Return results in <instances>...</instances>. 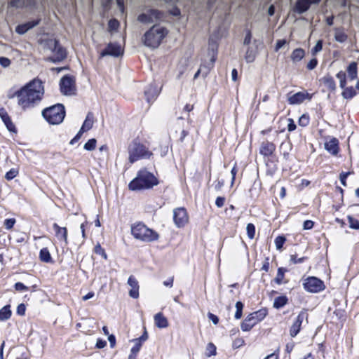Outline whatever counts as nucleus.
Masks as SVG:
<instances>
[{
  "label": "nucleus",
  "mask_w": 359,
  "mask_h": 359,
  "mask_svg": "<svg viewBox=\"0 0 359 359\" xmlns=\"http://www.w3.org/2000/svg\"><path fill=\"white\" fill-rule=\"evenodd\" d=\"M44 93L43 83L40 80L34 79L15 93L18 103L22 109L34 107L42 99Z\"/></svg>",
  "instance_id": "obj_1"
},
{
  "label": "nucleus",
  "mask_w": 359,
  "mask_h": 359,
  "mask_svg": "<svg viewBox=\"0 0 359 359\" xmlns=\"http://www.w3.org/2000/svg\"><path fill=\"white\" fill-rule=\"evenodd\" d=\"M158 184L157 178L152 173L143 169L137 172L136 177L129 183L128 187L132 191H138L151 189Z\"/></svg>",
  "instance_id": "obj_2"
},
{
  "label": "nucleus",
  "mask_w": 359,
  "mask_h": 359,
  "mask_svg": "<svg viewBox=\"0 0 359 359\" xmlns=\"http://www.w3.org/2000/svg\"><path fill=\"white\" fill-rule=\"evenodd\" d=\"M168 34L167 29L160 25H154L144 35V44L149 48L158 47Z\"/></svg>",
  "instance_id": "obj_3"
},
{
  "label": "nucleus",
  "mask_w": 359,
  "mask_h": 359,
  "mask_svg": "<svg viewBox=\"0 0 359 359\" xmlns=\"http://www.w3.org/2000/svg\"><path fill=\"white\" fill-rule=\"evenodd\" d=\"M131 233L135 239L144 242H152L158 238V234L156 231L142 222L135 223L131 226Z\"/></svg>",
  "instance_id": "obj_4"
},
{
  "label": "nucleus",
  "mask_w": 359,
  "mask_h": 359,
  "mask_svg": "<svg viewBox=\"0 0 359 359\" xmlns=\"http://www.w3.org/2000/svg\"><path fill=\"white\" fill-rule=\"evenodd\" d=\"M42 115L50 124H60L65 116V107L61 104L53 105L43 110Z\"/></svg>",
  "instance_id": "obj_5"
},
{
  "label": "nucleus",
  "mask_w": 359,
  "mask_h": 359,
  "mask_svg": "<svg viewBox=\"0 0 359 359\" xmlns=\"http://www.w3.org/2000/svg\"><path fill=\"white\" fill-rule=\"evenodd\" d=\"M129 153V161L132 163L140 158H149L152 155L145 146L137 142L130 147Z\"/></svg>",
  "instance_id": "obj_6"
},
{
  "label": "nucleus",
  "mask_w": 359,
  "mask_h": 359,
  "mask_svg": "<svg viewBox=\"0 0 359 359\" xmlns=\"http://www.w3.org/2000/svg\"><path fill=\"white\" fill-rule=\"evenodd\" d=\"M266 315L265 311H258L250 313L241 323V329L244 332L250 330L257 323L262 320Z\"/></svg>",
  "instance_id": "obj_7"
},
{
  "label": "nucleus",
  "mask_w": 359,
  "mask_h": 359,
  "mask_svg": "<svg viewBox=\"0 0 359 359\" xmlns=\"http://www.w3.org/2000/svg\"><path fill=\"white\" fill-rule=\"evenodd\" d=\"M217 46L216 43L212 42L210 40L209 41V48H208V55L210 57V61L207 62L205 65H203L201 68L197 71V72L194 75V79L197 78L203 71V69H205V74H208L210 70L213 68L214 63L217 59Z\"/></svg>",
  "instance_id": "obj_8"
},
{
  "label": "nucleus",
  "mask_w": 359,
  "mask_h": 359,
  "mask_svg": "<svg viewBox=\"0 0 359 359\" xmlns=\"http://www.w3.org/2000/svg\"><path fill=\"white\" fill-rule=\"evenodd\" d=\"M304 288L306 291L311 293H317L324 290L323 282L314 276H310L304 280Z\"/></svg>",
  "instance_id": "obj_9"
},
{
  "label": "nucleus",
  "mask_w": 359,
  "mask_h": 359,
  "mask_svg": "<svg viewBox=\"0 0 359 359\" xmlns=\"http://www.w3.org/2000/svg\"><path fill=\"white\" fill-rule=\"evenodd\" d=\"M60 87L63 95H74L76 90L74 78L70 76H63L60 80Z\"/></svg>",
  "instance_id": "obj_10"
},
{
  "label": "nucleus",
  "mask_w": 359,
  "mask_h": 359,
  "mask_svg": "<svg viewBox=\"0 0 359 359\" xmlns=\"http://www.w3.org/2000/svg\"><path fill=\"white\" fill-rule=\"evenodd\" d=\"M173 220L175 224L178 227L184 226L189 222V217L186 209L178 208L173 210Z\"/></svg>",
  "instance_id": "obj_11"
},
{
  "label": "nucleus",
  "mask_w": 359,
  "mask_h": 359,
  "mask_svg": "<svg viewBox=\"0 0 359 359\" xmlns=\"http://www.w3.org/2000/svg\"><path fill=\"white\" fill-rule=\"evenodd\" d=\"M307 318L308 315L306 311L303 310L299 312L290 329V334L292 337H294L298 334L304 320H307Z\"/></svg>",
  "instance_id": "obj_12"
},
{
  "label": "nucleus",
  "mask_w": 359,
  "mask_h": 359,
  "mask_svg": "<svg viewBox=\"0 0 359 359\" xmlns=\"http://www.w3.org/2000/svg\"><path fill=\"white\" fill-rule=\"evenodd\" d=\"M161 18V13L157 10H149L138 16V20L142 23L149 24L158 21Z\"/></svg>",
  "instance_id": "obj_13"
},
{
  "label": "nucleus",
  "mask_w": 359,
  "mask_h": 359,
  "mask_svg": "<svg viewBox=\"0 0 359 359\" xmlns=\"http://www.w3.org/2000/svg\"><path fill=\"white\" fill-rule=\"evenodd\" d=\"M123 53V49L120 44H118L117 43H109L107 48L101 52L100 55L101 57L107 55L118 57L121 55Z\"/></svg>",
  "instance_id": "obj_14"
},
{
  "label": "nucleus",
  "mask_w": 359,
  "mask_h": 359,
  "mask_svg": "<svg viewBox=\"0 0 359 359\" xmlns=\"http://www.w3.org/2000/svg\"><path fill=\"white\" fill-rule=\"evenodd\" d=\"M50 45L54 46L53 53L55 54L54 58L50 59L52 62H60L66 57V50L59 46L58 42L56 40H51Z\"/></svg>",
  "instance_id": "obj_15"
},
{
  "label": "nucleus",
  "mask_w": 359,
  "mask_h": 359,
  "mask_svg": "<svg viewBox=\"0 0 359 359\" xmlns=\"http://www.w3.org/2000/svg\"><path fill=\"white\" fill-rule=\"evenodd\" d=\"M311 97L306 92H298L293 95H287V101L290 104H299L305 100H311Z\"/></svg>",
  "instance_id": "obj_16"
},
{
  "label": "nucleus",
  "mask_w": 359,
  "mask_h": 359,
  "mask_svg": "<svg viewBox=\"0 0 359 359\" xmlns=\"http://www.w3.org/2000/svg\"><path fill=\"white\" fill-rule=\"evenodd\" d=\"M325 149L332 155H337L339 152V141L335 137H330L324 143Z\"/></svg>",
  "instance_id": "obj_17"
},
{
  "label": "nucleus",
  "mask_w": 359,
  "mask_h": 359,
  "mask_svg": "<svg viewBox=\"0 0 359 359\" xmlns=\"http://www.w3.org/2000/svg\"><path fill=\"white\" fill-rule=\"evenodd\" d=\"M128 285L130 287L129 290V296L133 299L139 297V283L137 280L133 276H129L128 279Z\"/></svg>",
  "instance_id": "obj_18"
},
{
  "label": "nucleus",
  "mask_w": 359,
  "mask_h": 359,
  "mask_svg": "<svg viewBox=\"0 0 359 359\" xmlns=\"http://www.w3.org/2000/svg\"><path fill=\"white\" fill-rule=\"evenodd\" d=\"M53 228L55 233V236L57 238L64 242L65 245H67L68 239H67V229L66 227H61L57 224L54 223L53 224Z\"/></svg>",
  "instance_id": "obj_19"
},
{
  "label": "nucleus",
  "mask_w": 359,
  "mask_h": 359,
  "mask_svg": "<svg viewBox=\"0 0 359 359\" xmlns=\"http://www.w3.org/2000/svg\"><path fill=\"white\" fill-rule=\"evenodd\" d=\"M161 88L155 84H151L144 92L146 99L149 103L152 102L158 95Z\"/></svg>",
  "instance_id": "obj_20"
},
{
  "label": "nucleus",
  "mask_w": 359,
  "mask_h": 359,
  "mask_svg": "<svg viewBox=\"0 0 359 359\" xmlns=\"http://www.w3.org/2000/svg\"><path fill=\"white\" fill-rule=\"evenodd\" d=\"M321 0H298L296 9L299 13L306 11L311 4H318Z\"/></svg>",
  "instance_id": "obj_21"
},
{
  "label": "nucleus",
  "mask_w": 359,
  "mask_h": 359,
  "mask_svg": "<svg viewBox=\"0 0 359 359\" xmlns=\"http://www.w3.org/2000/svg\"><path fill=\"white\" fill-rule=\"evenodd\" d=\"M275 150V145L269 142H264L260 147L259 152L261 154L268 156L273 154Z\"/></svg>",
  "instance_id": "obj_22"
},
{
  "label": "nucleus",
  "mask_w": 359,
  "mask_h": 359,
  "mask_svg": "<svg viewBox=\"0 0 359 359\" xmlns=\"http://www.w3.org/2000/svg\"><path fill=\"white\" fill-rule=\"evenodd\" d=\"M39 20L30 21L25 24L20 25L17 26L15 31L20 34H23L25 32H27L29 29L39 24Z\"/></svg>",
  "instance_id": "obj_23"
},
{
  "label": "nucleus",
  "mask_w": 359,
  "mask_h": 359,
  "mask_svg": "<svg viewBox=\"0 0 359 359\" xmlns=\"http://www.w3.org/2000/svg\"><path fill=\"white\" fill-rule=\"evenodd\" d=\"M154 323L158 328H165L168 326L167 318L161 312L154 316Z\"/></svg>",
  "instance_id": "obj_24"
},
{
  "label": "nucleus",
  "mask_w": 359,
  "mask_h": 359,
  "mask_svg": "<svg viewBox=\"0 0 359 359\" xmlns=\"http://www.w3.org/2000/svg\"><path fill=\"white\" fill-rule=\"evenodd\" d=\"M94 123V116L92 113H88L86 117V119L81 128L82 132H86L92 128Z\"/></svg>",
  "instance_id": "obj_25"
},
{
  "label": "nucleus",
  "mask_w": 359,
  "mask_h": 359,
  "mask_svg": "<svg viewBox=\"0 0 359 359\" xmlns=\"http://www.w3.org/2000/svg\"><path fill=\"white\" fill-rule=\"evenodd\" d=\"M348 76L351 80H354L358 76L357 63L352 62L347 67Z\"/></svg>",
  "instance_id": "obj_26"
},
{
  "label": "nucleus",
  "mask_w": 359,
  "mask_h": 359,
  "mask_svg": "<svg viewBox=\"0 0 359 359\" xmlns=\"http://www.w3.org/2000/svg\"><path fill=\"white\" fill-rule=\"evenodd\" d=\"M305 55V52L302 48L294 49L291 54V60L294 62L300 61Z\"/></svg>",
  "instance_id": "obj_27"
},
{
  "label": "nucleus",
  "mask_w": 359,
  "mask_h": 359,
  "mask_svg": "<svg viewBox=\"0 0 359 359\" xmlns=\"http://www.w3.org/2000/svg\"><path fill=\"white\" fill-rule=\"evenodd\" d=\"M39 258L41 262L46 263L52 262V257L48 248H44L40 250Z\"/></svg>",
  "instance_id": "obj_28"
},
{
  "label": "nucleus",
  "mask_w": 359,
  "mask_h": 359,
  "mask_svg": "<svg viewBox=\"0 0 359 359\" xmlns=\"http://www.w3.org/2000/svg\"><path fill=\"white\" fill-rule=\"evenodd\" d=\"M323 84L330 90H334L336 88L335 81L334 79L329 75L324 76L322 79Z\"/></svg>",
  "instance_id": "obj_29"
},
{
  "label": "nucleus",
  "mask_w": 359,
  "mask_h": 359,
  "mask_svg": "<svg viewBox=\"0 0 359 359\" xmlns=\"http://www.w3.org/2000/svg\"><path fill=\"white\" fill-rule=\"evenodd\" d=\"M257 50L252 47H249L246 51L245 59L247 62L250 63L255 60Z\"/></svg>",
  "instance_id": "obj_30"
},
{
  "label": "nucleus",
  "mask_w": 359,
  "mask_h": 359,
  "mask_svg": "<svg viewBox=\"0 0 359 359\" xmlns=\"http://www.w3.org/2000/svg\"><path fill=\"white\" fill-rule=\"evenodd\" d=\"M4 123L5 124L6 127L10 132H16V129L15 127V125L13 123L10 116L8 115L3 116L1 118Z\"/></svg>",
  "instance_id": "obj_31"
},
{
  "label": "nucleus",
  "mask_w": 359,
  "mask_h": 359,
  "mask_svg": "<svg viewBox=\"0 0 359 359\" xmlns=\"http://www.w3.org/2000/svg\"><path fill=\"white\" fill-rule=\"evenodd\" d=\"M11 316V311L10 306L7 305L0 309V320H6L10 318Z\"/></svg>",
  "instance_id": "obj_32"
},
{
  "label": "nucleus",
  "mask_w": 359,
  "mask_h": 359,
  "mask_svg": "<svg viewBox=\"0 0 359 359\" xmlns=\"http://www.w3.org/2000/svg\"><path fill=\"white\" fill-rule=\"evenodd\" d=\"M287 303V298L285 296H279L274 299L273 307L280 309Z\"/></svg>",
  "instance_id": "obj_33"
},
{
  "label": "nucleus",
  "mask_w": 359,
  "mask_h": 359,
  "mask_svg": "<svg viewBox=\"0 0 359 359\" xmlns=\"http://www.w3.org/2000/svg\"><path fill=\"white\" fill-rule=\"evenodd\" d=\"M343 89L341 95L344 99H351L356 95L355 90L353 87L344 88Z\"/></svg>",
  "instance_id": "obj_34"
},
{
  "label": "nucleus",
  "mask_w": 359,
  "mask_h": 359,
  "mask_svg": "<svg viewBox=\"0 0 359 359\" xmlns=\"http://www.w3.org/2000/svg\"><path fill=\"white\" fill-rule=\"evenodd\" d=\"M217 353V348L215 344L212 342L208 344L206 350H205V355L207 357H211L215 355Z\"/></svg>",
  "instance_id": "obj_35"
},
{
  "label": "nucleus",
  "mask_w": 359,
  "mask_h": 359,
  "mask_svg": "<svg viewBox=\"0 0 359 359\" xmlns=\"http://www.w3.org/2000/svg\"><path fill=\"white\" fill-rule=\"evenodd\" d=\"M337 78L339 79V86L341 88H344L345 86H346V73L344 72V71H340L337 74Z\"/></svg>",
  "instance_id": "obj_36"
},
{
  "label": "nucleus",
  "mask_w": 359,
  "mask_h": 359,
  "mask_svg": "<svg viewBox=\"0 0 359 359\" xmlns=\"http://www.w3.org/2000/svg\"><path fill=\"white\" fill-rule=\"evenodd\" d=\"M286 270L283 268H279L278 269L276 277L275 278L274 280L275 282L280 285L283 283V278H284V274Z\"/></svg>",
  "instance_id": "obj_37"
},
{
  "label": "nucleus",
  "mask_w": 359,
  "mask_h": 359,
  "mask_svg": "<svg viewBox=\"0 0 359 359\" xmlns=\"http://www.w3.org/2000/svg\"><path fill=\"white\" fill-rule=\"evenodd\" d=\"M96 142L95 139H90L84 144L83 148L87 151H93L96 147Z\"/></svg>",
  "instance_id": "obj_38"
},
{
  "label": "nucleus",
  "mask_w": 359,
  "mask_h": 359,
  "mask_svg": "<svg viewBox=\"0 0 359 359\" xmlns=\"http://www.w3.org/2000/svg\"><path fill=\"white\" fill-rule=\"evenodd\" d=\"M247 234L249 238L252 239L255 234V227L254 224L249 223L246 226Z\"/></svg>",
  "instance_id": "obj_39"
},
{
  "label": "nucleus",
  "mask_w": 359,
  "mask_h": 359,
  "mask_svg": "<svg viewBox=\"0 0 359 359\" xmlns=\"http://www.w3.org/2000/svg\"><path fill=\"white\" fill-rule=\"evenodd\" d=\"M243 304L241 302H237L236 304V313H235V318L236 319H240L242 316V311H243Z\"/></svg>",
  "instance_id": "obj_40"
},
{
  "label": "nucleus",
  "mask_w": 359,
  "mask_h": 359,
  "mask_svg": "<svg viewBox=\"0 0 359 359\" xmlns=\"http://www.w3.org/2000/svg\"><path fill=\"white\" fill-rule=\"evenodd\" d=\"M119 27V22L116 19H112L109 21L108 29L109 32L116 30Z\"/></svg>",
  "instance_id": "obj_41"
},
{
  "label": "nucleus",
  "mask_w": 359,
  "mask_h": 359,
  "mask_svg": "<svg viewBox=\"0 0 359 359\" xmlns=\"http://www.w3.org/2000/svg\"><path fill=\"white\" fill-rule=\"evenodd\" d=\"M349 226L353 229H359V221L351 216L348 217Z\"/></svg>",
  "instance_id": "obj_42"
},
{
  "label": "nucleus",
  "mask_w": 359,
  "mask_h": 359,
  "mask_svg": "<svg viewBox=\"0 0 359 359\" xmlns=\"http://www.w3.org/2000/svg\"><path fill=\"white\" fill-rule=\"evenodd\" d=\"M18 174V170L15 168L11 169L8 172L6 173L5 178L7 180H11L15 178Z\"/></svg>",
  "instance_id": "obj_43"
},
{
  "label": "nucleus",
  "mask_w": 359,
  "mask_h": 359,
  "mask_svg": "<svg viewBox=\"0 0 359 359\" xmlns=\"http://www.w3.org/2000/svg\"><path fill=\"white\" fill-rule=\"evenodd\" d=\"M95 252L100 255L104 259H107V255L104 252V250L101 247L100 244H97L95 247Z\"/></svg>",
  "instance_id": "obj_44"
},
{
  "label": "nucleus",
  "mask_w": 359,
  "mask_h": 359,
  "mask_svg": "<svg viewBox=\"0 0 359 359\" xmlns=\"http://www.w3.org/2000/svg\"><path fill=\"white\" fill-rule=\"evenodd\" d=\"M285 241V238L283 236H278L275 239V245L278 250H280Z\"/></svg>",
  "instance_id": "obj_45"
},
{
  "label": "nucleus",
  "mask_w": 359,
  "mask_h": 359,
  "mask_svg": "<svg viewBox=\"0 0 359 359\" xmlns=\"http://www.w3.org/2000/svg\"><path fill=\"white\" fill-rule=\"evenodd\" d=\"M322 48H323V43H322V41L320 40H319L317 41L315 46L311 50L312 55H315L316 53L321 51Z\"/></svg>",
  "instance_id": "obj_46"
},
{
  "label": "nucleus",
  "mask_w": 359,
  "mask_h": 359,
  "mask_svg": "<svg viewBox=\"0 0 359 359\" xmlns=\"http://www.w3.org/2000/svg\"><path fill=\"white\" fill-rule=\"evenodd\" d=\"M309 123V118L308 116L303 114L299 118V125L301 126H306Z\"/></svg>",
  "instance_id": "obj_47"
},
{
  "label": "nucleus",
  "mask_w": 359,
  "mask_h": 359,
  "mask_svg": "<svg viewBox=\"0 0 359 359\" xmlns=\"http://www.w3.org/2000/svg\"><path fill=\"white\" fill-rule=\"evenodd\" d=\"M133 341L135 342V345L131 348V353H132V354H134L135 355H136V354L140 351V350L141 348L142 344L139 341L133 340Z\"/></svg>",
  "instance_id": "obj_48"
},
{
  "label": "nucleus",
  "mask_w": 359,
  "mask_h": 359,
  "mask_svg": "<svg viewBox=\"0 0 359 359\" xmlns=\"http://www.w3.org/2000/svg\"><path fill=\"white\" fill-rule=\"evenodd\" d=\"M15 223V219L14 218L6 219L4 221V226H5L6 229H11L13 228Z\"/></svg>",
  "instance_id": "obj_49"
},
{
  "label": "nucleus",
  "mask_w": 359,
  "mask_h": 359,
  "mask_svg": "<svg viewBox=\"0 0 359 359\" xmlns=\"http://www.w3.org/2000/svg\"><path fill=\"white\" fill-rule=\"evenodd\" d=\"M15 289L17 291L23 292L27 291L28 290V287L23 283L18 282L15 284Z\"/></svg>",
  "instance_id": "obj_50"
},
{
  "label": "nucleus",
  "mask_w": 359,
  "mask_h": 359,
  "mask_svg": "<svg viewBox=\"0 0 359 359\" xmlns=\"http://www.w3.org/2000/svg\"><path fill=\"white\" fill-rule=\"evenodd\" d=\"M347 36L345 34H344L343 32H337L336 34H335V39L336 41H339V42H344L346 41Z\"/></svg>",
  "instance_id": "obj_51"
},
{
  "label": "nucleus",
  "mask_w": 359,
  "mask_h": 359,
  "mask_svg": "<svg viewBox=\"0 0 359 359\" xmlns=\"http://www.w3.org/2000/svg\"><path fill=\"white\" fill-rule=\"evenodd\" d=\"M26 306L24 304H20L18 306L16 312L20 316H24L25 314Z\"/></svg>",
  "instance_id": "obj_52"
},
{
  "label": "nucleus",
  "mask_w": 359,
  "mask_h": 359,
  "mask_svg": "<svg viewBox=\"0 0 359 359\" xmlns=\"http://www.w3.org/2000/svg\"><path fill=\"white\" fill-rule=\"evenodd\" d=\"M10 64H11V60L8 58L4 57H0V65L2 67H7L10 65Z\"/></svg>",
  "instance_id": "obj_53"
},
{
  "label": "nucleus",
  "mask_w": 359,
  "mask_h": 359,
  "mask_svg": "<svg viewBox=\"0 0 359 359\" xmlns=\"http://www.w3.org/2000/svg\"><path fill=\"white\" fill-rule=\"evenodd\" d=\"M313 222L311 220H306L303 224V228L305 230L311 229L313 226Z\"/></svg>",
  "instance_id": "obj_54"
},
{
  "label": "nucleus",
  "mask_w": 359,
  "mask_h": 359,
  "mask_svg": "<svg viewBox=\"0 0 359 359\" xmlns=\"http://www.w3.org/2000/svg\"><path fill=\"white\" fill-rule=\"evenodd\" d=\"M318 64V61L316 58L311 59L307 64V68L310 70L313 69Z\"/></svg>",
  "instance_id": "obj_55"
},
{
  "label": "nucleus",
  "mask_w": 359,
  "mask_h": 359,
  "mask_svg": "<svg viewBox=\"0 0 359 359\" xmlns=\"http://www.w3.org/2000/svg\"><path fill=\"white\" fill-rule=\"evenodd\" d=\"M225 198L222 196H218L215 201V205L218 208H222L224 205Z\"/></svg>",
  "instance_id": "obj_56"
},
{
  "label": "nucleus",
  "mask_w": 359,
  "mask_h": 359,
  "mask_svg": "<svg viewBox=\"0 0 359 359\" xmlns=\"http://www.w3.org/2000/svg\"><path fill=\"white\" fill-rule=\"evenodd\" d=\"M296 129V125L292 118H288L287 130L291 132Z\"/></svg>",
  "instance_id": "obj_57"
},
{
  "label": "nucleus",
  "mask_w": 359,
  "mask_h": 359,
  "mask_svg": "<svg viewBox=\"0 0 359 359\" xmlns=\"http://www.w3.org/2000/svg\"><path fill=\"white\" fill-rule=\"evenodd\" d=\"M304 257L297 258V255H292L290 256V261L293 264L301 263L304 261Z\"/></svg>",
  "instance_id": "obj_58"
},
{
  "label": "nucleus",
  "mask_w": 359,
  "mask_h": 359,
  "mask_svg": "<svg viewBox=\"0 0 359 359\" xmlns=\"http://www.w3.org/2000/svg\"><path fill=\"white\" fill-rule=\"evenodd\" d=\"M174 277H170L167 280L163 281V285L168 287H172L173 286Z\"/></svg>",
  "instance_id": "obj_59"
},
{
  "label": "nucleus",
  "mask_w": 359,
  "mask_h": 359,
  "mask_svg": "<svg viewBox=\"0 0 359 359\" xmlns=\"http://www.w3.org/2000/svg\"><path fill=\"white\" fill-rule=\"evenodd\" d=\"M285 43H286V41L284 40V39L277 41L276 44V47H275V50L278 51L283 46H285Z\"/></svg>",
  "instance_id": "obj_60"
},
{
  "label": "nucleus",
  "mask_w": 359,
  "mask_h": 359,
  "mask_svg": "<svg viewBox=\"0 0 359 359\" xmlns=\"http://www.w3.org/2000/svg\"><path fill=\"white\" fill-rule=\"evenodd\" d=\"M83 133V132H82L81 130H79V131L78 132L76 135L70 141V144H74V143L78 142L79 140V139L81 138Z\"/></svg>",
  "instance_id": "obj_61"
},
{
  "label": "nucleus",
  "mask_w": 359,
  "mask_h": 359,
  "mask_svg": "<svg viewBox=\"0 0 359 359\" xmlns=\"http://www.w3.org/2000/svg\"><path fill=\"white\" fill-rule=\"evenodd\" d=\"M107 345V342L106 341L104 340H102V339H98L97 340V342H96V347L97 348H102L104 347H105Z\"/></svg>",
  "instance_id": "obj_62"
},
{
  "label": "nucleus",
  "mask_w": 359,
  "mask_h": 359,
  "mask_svg": "<svg viewBox=\"0 0 359 359\" xmlns=\"http://www.w3.org/2000/svg\"><path fill=\"white\" fill-rule=\"evenodd\" d=\"M208 318L215 325H217L219 322L218 317L211 313H208Z\"/></svg>",
  "instance_id": "obj_63"
},
{
  "label": "nucleus",
  "mask_w": 359,
  "mask_h": 359,
  "mask_svg": "<svg viewBox=\"0 0 359 359\" xmlns=\"http://www.w3.org/2000/svg\"><path fill=\"white\" fill-rule=\"evenodd\" d=\"M349 175V172H344V173H341L340 175V181L341 182V184L344 185V186H346V177L347 176Z\"/></svg>",
  "instance_id": "obj_64"
}]
</instances>
